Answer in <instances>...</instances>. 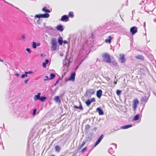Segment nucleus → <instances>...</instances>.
<instances>
[{"instance_id":"nucleus-17","label":"nucleus","mask_w":156,"mask_h":156,"mask_svg":"<svg viewBox=\"0 0 156 156\" xmlns=\"http://www.w3.org/2000/svg\"><path fill=\"white\" fill-rule=\"evenodd\" d=\"M54 100L56 102L61 103V102L60 97L58 96H55L54 98Z\"/></svg>"},{"instance_id":"nucleus-55","label":"nucleus","mask_w":156,"mask_h":156,"mask_svg":"<svg viewBox=\"0 0 156 156\" xmlns=\"http://www.w3.org/2000/svg\"><path fill=\"white\" fill-rule=\"evenodd\" d=\"M143 110V108H142V109H141V112H142V111Z\"/></svg>"},{"instance_id":"nucleus-44","label":"nucleus","mask_w":156,"mask_h":156,"mask_svg":"<svg viewBox=\"0 0 156 156\" xmlns=\"http://www.w3.org/2000/svg\"><path fill=\"white\" fill-rule=\"evenodd\" d=\"M124 112H125L127 111V108H124L123 109V110H122Z\"/></svg>"},{"instance_id":"nucleus-32","label":"nucleus","mask_w":156,"mask_h":156,"mask_svg":"<svg viewBox=\"0 0 156 156\" xmlns=\"http://www.w3.org/2000/svg\"><path fill=\"white\" fill-rule=\"evenodd\" d=\"M41 16V14H38L36 15H35V17H36L37 18H38L40 19V18H42V16Z\"/></svg>"},{"instance_id":"nucleus-45","label":"nucleus","mask_w":156,"mask_h":156,"mask_svg":"<svg viewBox=\"0 0 156 156\" xmlns=\"http://www.w3.org/2000/svg\"><path fill=\"white\" fill-rule=\"evenodd\" d=\"M63 43L64 44H67L68 43V42L66 40H65V41H63Z\"/></svg>"},{"instance_id":"nucleus-43","label":"nucleus","mask_w":156,"mask_h":156,"mask_svg":"<svg viewBox=\"0 0 156 156\" xmlns=\"http://www.w3.org/2000/svg\"><path fill=\"white\" fill-rule=\"evenodd\" d=\"M25 38V35L24 34H23L21 37V39L22 40H23Z\"/></svg>"},{"instance_id":"nucleus-36","label":"nucleus","mask_w":156,"mask_h":156,"mask_svg":"<svg viewBox=\"0 0 156 156\" xmlns=\"http://www.w3.org/2000/svg\"><path fill=\"white\" fill-rule=\"evenodd\" d=\"M116 94L118 95H120L121 93V91L120 90H118L116 91Z\"/></svg>"},{"instance_id":"nucleus-42","label":"nucleus","mask_w":156,"mask_h":156,"mask_svg":"<svg viewBox=\"0 0 156 156\" xmlns=\"http://www.w3.org/2000/svg\"><path fill=\"white\" fill-rule=\"evenodd\" d=\"M91 101V102H94L95 101V98H92L91 100H90Z\"/></svg>"},{"instance_id":"nucleus-29","label":"nucleus","mask_w":156,"mask_h":156,"mask_svg":"<svg viewBox=\"0 0 156 156\" xmlns=\"http://www.w3.org/2000/svg\"><path fill=\"white\" fill-rule=\"evenodd\" d=\"M114 151L112 147L108 149V152L111 154H112Z\"/></svg>"},{"instance_id":"nucleus-34","label":"nucleus","mask_w":156,"mask_h":156,"mask_svg":"<svg viewBox=\"0 0 156 156\" xmlns=\"http://www.w3.org/2000/svg\"><path fill=\"white\" fill-rule=\"evenodd\" d=\"M37 111V109L36 108H34V109L33 111V114H32L33 115V116H34L36 115V114Z\"/></svg>"},{"instance_id":"nucleus-48","label":"nucleus","mask_w":156,"mask_h":156,"mask_svg":"<svg viewBox=\"0 0 156 156\" xmlns=\"http://www.w3.org/2000/svg\"><path fill=\"white\" fill-rule=\"evenodd\" d=\"M97 129V128L96 127H95L93 129V131H95Z\"/></svg>"},{"instance_id":"nucleus-46","label":"nucleus","mask_w":156,"mask_h":156,"mask_svg":"<svg viewBox=\"0 0 156 156\" xmlns=\"http://www.w3.org/2000/svg\"><path fill=\"white\" fill-rule=\"evenodd\" d=\"M29 80V79H27V80H25V81H24V82H25V83L26 84L27 83V82Z\"/></svg>"},{"instance_id":"nucleus-4","label":"nucleus","mask_w":156,"mask_h":156,"mask_svg":"<svg viewBox=\"0 0 156 156\" xmlns=\"http://www.w3.org/2000/svg\"><path fill=\"white\" fill-rule=\"evenodd\" d=\"M51 47L54 51L56 50L57 47V42L55 40H53L51 43Z\"/></svg>"},{"instance_id":"nucleus-21","label":"nucleus","mask_w":156,"mask_h":156,"mask_svg":"<svg viewBox=\"0 0 156 156\" xmlns=\"http://www.w3.org/2000/svg\"><path fill=\"white\" fill-rule=\"evenodd\" d=\"M108 39H106L105 40V43H108V42L109 44L111 42V41L112 39V38L111 36H108Z\"/></svg>"},{"instance_id":"nucleus-35","label":"nucleus","mask_w":156,"mask_h":156,"mask_svg":"<svg viewBox=\"0 0 156 156\" xmlns=\"http://www.w3.org/2000/svg\"><path fill=\"white\" fill-rule=\"evenodd\" d=\"M86 142L85 141H83V143L81 144L80 147H79L78 150L81 149L85 144Z\"/></svg>"},{"instance_id":"nucleus-15","label":"nucleus","mask_w":156,"mask_h":156,"mask_svg":"<svg viewBox=\"0 0 156 156\" xmlns=\"http://www.w3.org/2000/svg\"><path fill=\"white\" fill-rule=\"evenodd\" d=\"M135 58L137 59L144 60V56L141 55H138L137 56H136Z\"/></svg>"},{"instance_id":"nucleus-23","label":"nucleus","mask_w":156,"mask_h":156,"mask_svg":"<svg viewBox=\"0 0 156 156\" xmlns=\"http://www.w3.org/2000/svg\"><path fill=\"white\" fill-rule=\"evenodd\" d=\"M55 149L56 152H59L61 150V147L60 146L57 145L55 146Z\"/></svg>"},{"instance_id":"nucleus-52","label":"nucleus","mask_w":156,"mask_h":156,"mask_svg":"<svg viewBox=\"0 0 156 156\" xmlns=\"http://www.w3.org/2000/svg\"><path fill=\"white\" fill-rule=\"evenodd\" d=\"M74 107L76 108V107H78L76 106H74ZM79 107H82V106H80Z\"/></svg>"},{"instance_id":"nucleus-50","label":"nucleus","mask_w":156,"mask_h":156,"mask_svg":"<svg viewBox=\"0 0 156 156\" xmlns=\"http://www.w3.org/2000/svg\"><path fill=\"white\" fill-rule=\"evenodd\" d=\"M15 75L16 76H19V74L18 73H16L15 74Z\"/></svg>"},{"instance_id":"nucleus-5","label":"nucleus","mask_w":156,"mask_h":156,"mask_svg":"<svg viewBox=\"0 0 156 156\" xmlns=\"http://www.w3.org/2000/svg\"><path fill=\"white\" fill-rule=\"evenodd\" d=\"M104 137L103 135H101L100 137L98 139V140L96 142L95 144L94 145V147H96L101 141V140Z\"/></svg>"},{"instance_id":"nucleus-56","label":"nucleus","mask_w":156,"mask_h":156,"mask_svg":"<svg viewBox=\"0 0 156 156\" xmlns=\"http://www.w3.org/2000/svg\"><path fill=\"white\" fill-rule=\"evenodd\" d=\"M51 156H55L54 155H51Z\"/></svg>"},{"instance_id":"nucleus-19","label":"nucleus","mask_w":156,"mask_h":156,"mask_svg":"<svg viewBox=\"0 0 156 156\" xmlns=\"http://www.w3.org/2000/svg\"><path fill=\"white\" fill-rule=\"evenodd\" d=\"M50 15L48 13L41 14L42 18H48L49 17Z\"/></svg>"},{"instance_id":"nucleus-47","label":"nucleus","mask_w":156,"mask_h":156,"mask_svg":"<svg viewBox=\"0 0 156 156\" xmlns=\"http://www.w3.org/2000/svg\"><path fill=\"white\" fill-rule=\"evenodd\" d=\"M41 45V43L40 42L37 43V46H39Z\"/></svg>"},{"instance_id":"nucleus-16","label":"nucleus","mask_w":156,"mask_h":156,"mask_svg":"<svg viewBox=\"0 0 156 156\" xmlns=\"http://www.w3.org/2000/svg\"><path fill=\"white\" fill-rule=\"evenodd\" d=\"M42 11L46 13H50L51 12L50 10L47 9V8L46 7H44V8H43L42 9Z\"/></svg>"},{"instance_id":"nucleus-22","label":"nucleus","mask_w":156,"mask_h":156,"mask_svg":"<svg viewBox=\"0 0 156 156\" xmlns=\"http://www.w3.org/2000/svg\"><path fill=\"white\" fill-rule=\"evenodd\" d=\"M49 62L48 59H46L45 60V62H43L42 63L43 66L44 68H46V65Z\"/></svg>"},{"instance_id":"nucleus-49","label":"nucleus","mask_w":156,"mask_h":156,"mask_svg":"<svg viewBox=\"0 0 156 156\" xmlns=\"http://www.w3.org/2000/svg\"><path fill=\"white\" fill-rule=\"evenodd\" d=\"M79 108L80 110H83V108Z\"/></svg>"},{"instance_id":"nucleus-8","label":"nucleus","mask_w":156,"mask_h":156,"mask_svg":"<svg viewBox=\"0 0 156 156\" xmlns=\"http://www.w3.org/2000/svg\"><path fill=\"white\" fill-rule=\"evenodd\" d=\"M94 89H90L87 90L86 94L89 95H91L94 94Z\"/></svg>"},{"instance_id":"nucleus-37","label":"nucleus","mask_w":156,"mask_h":156,"mask_svg":"<svg viewBox=\"0 0 156 156\" xmlns=\"http://www.w3.org/2000/svg\"><path fill=\"white\" fill-rule=\"evenodd\" d=\"M44 81H45L50 80L49 79V78H48V76H45V78L44 79Z\"/></svg>"},{"instance_id":"nucleus-58","label":"nucleus","mask_w":156,"mask_h":156,"mask_svg":"<svg viewBox=\"0 0 156 156\" xmlns=\"http://www.w3.org/2000/svg\"><path fill=\"white\" fill-rule=\"evenodd\" d=\"M122 108H120V109H120V110H121V109H122Z\"/></svg>"},{"instance_id":"nucleus-24","label":"nucleus","mask_w":156,"mask_h":156,"mask_svg":"<svg viewBox=\"0 0 156 156\" xmlns=\"http://www.w3.org/2000/svg\"><path fill=\"white\" fill-rule=\"evenodd\" d=\"M92 133H90L89 134V136L88 137V138H87L86 140L87 141H90L92 138Z\"/></svg>"},{"instance_id":"nucleus-57","label":"nucleus","mask_w":156,"mask_h":156,"mask_svg":"<svg viewBox=\"0 0 156 156\" xmlns=\"http://www.w3.org/2000/svg\"><path fill=\"white\" fill-rule=\"evenodd\" d=\"M72 156H76V155L75 154H73L72 155Z\"/></svg>"},{"instance_id":"nucleus-2","label":"nucleus","mask_w":156,"mask_h":156,"mask_svg":"<svg viewBox=\"0 0 156 156\" xmlns=\"http://www.w3.org/2000/svg\"><path fill=\"white\" fill-rule=\"evenodd\" d=\"M132 35H134L137 32L138 28L135 26L131 27L130 29Z\"/></svg>"},{"instance_id":"nucleus-54","label":"nucleus","mask_w":156,"mask_h":156,"mask_svg":"<svg viewBox=\"0 0 156 156\" xmlns=\"http://www.w3.org/2000/svg\"><path fill=\"white\" fill-rule=\"evenodd\" d=\"M0 61L2 62H3V60L0 59Z\"/></svg>"},{"instance_id":"nucleus-38","label":"nucleus","mask_w":156,"mask_h":156,"mask_svg":"<svg viewBox=\"0 0 156 156\" xmlns=\"http://www.w3.org/2000/svg\"><path fill=\"white\" fill-rule=\"evenodd\" d=\"M87 149V147H84V148H83V149H82V150L81 151V153H83L84 152V151Z\"/></svg>"},{"instance_id":"nucleus-26","label":"nucleus","mask_w":156,"mask_h":156,"mask_svg":"<svg viewBox=\"0 0 156 156\" xmlns=\"http://www.w3.org/2000/svg\"><path fill=\"white\" fill-rule=\"evenodd\" d=\"M58 42L60 45H62V38L61 37H60L58 40Z\"/></svg>"},{"instance_id":"nucleus-25","label":"nucleus","mask_w":156,"mask_h":156,"mask_svg":"<svg viewBox=\"0 0 156 156\" xmlns=\"http://www.w3.org/2000/svg\"><path fill=\"white\" fill-rule=\"evenodd\" d=\"M85 130L87 132H88L90 128V126L88 124H87L85 126Z\"/></svg>"},{"instance_id":"nucleus-18","label":"nucleus","mask_w":156,"mask_h":156,"mask_svg":"<svg viewBox=\"0 0 156 156\" xmlns=\"http://www.w3.org/2000/svg\"><path fill=\"white\" fill-rule=\"evenodd\" d=\"M57 29L59 31L62 32L63 31V28L62 25H60L57 26L56 27Z\"/></svg>"},{"instance_id":"nucleus-11","label":"nucleus","mask_w":156,"mask_h":156,"mask_svg":"<svg viewBox=\"0 0 156 156\" xmlns=\"http://www.w3.org/2000/svg\"><path fill=\"white\" fill-rule=\"evenodd\" d=\"M102 92L101 90H99L97 91L96 95L99 98H100L102 94Z\"/></svg>"},{"instance_id":"nucleus-1","label":"nucleus","mask_w":156,"mask_h":156,"mask_svg":"<svg viewBox=\"0 0 156 156\" xmlns=\"http://www.w3.org/2000/svg\"><path fill=\"white\" fill-rule=\"evenodd\" d=\"M102 57L104 59V61L110 63L111 62V60L110 58V56L109 55L105 53L102 55Z\"/></svg>"},{"instance_id":"nucleus-33","label":"nucleus","mask_w":156,"mask_h":156,"mask_svg":"<svg viewBox=\"0 0 156 156\" xmlns=\"http://www.w3.org/2000/svg\"><path fill=\"white\" fill-rule=\"evenodd\" d=\"M90 101V100L88 99L86 101V104L87 106H89L91 103V102Z\"/></svg>"},{"instance_id":"nucleus-27","label":"nucleus","mask_w":156,"mask_h":156,"mask_svg":"<svg viewBox=\"0 0 156 156\" xmlns=\"http://www.w3.org/2000/svg\"><path fill=\"white\" fill-rule=\"evenodd\" d=\"M68 16L69 17L73 18L74 17V14L73 12H69V15Z\"/></svg>"},{"instance_id":"nucleus-9","label":"nucleus","mask_w":156,"mask_h":156,"mask_svg":"<svg viewBox=\"0 0 156 156\" xmlns=\"http://www.w3.org/2000/svg\"><path fill=\"white\" fill-rule=\"evenodd\" d=\"M68 20V17L67 16L65 15L62 16L60 20L62 21L67 22Z\"/></svg>"},{"instance_id":"nucleus-30","label":"nucleus","mask_w":156,"mask_h":156,"mask_svg":"<svg viewBox=\"0 0 156 156\" xmlns=\"http://www.w3.org/2000/svg\"><path fill=\"white\" fill-rule=\"evenodd\" d=\"M32 47L34 49H35L37 47V43L34 41L32 42Z\"/></svg>"},{"instance_id":"nucleus-20","label":"nucleus","mask_w":156,"mask_h":156,"mask_svg":"<svg viewBox=\"0 0 156 156\" xmlns=\"http://www.w3.org/2000/svg\"><path fill=\"white\" fill-rule=\"evenodd\" d=\"M140 118V115L139 114L136 115L133 118V120L134 121H136L139 119Z\"/></svg>"},{"instance_id":"nucleus-10","label":"nucleus","mask_w":156,"mask_h":156,"mask_svg":"<svg viewBox=\"0 0 156 156\" xmlns=\"http://www.w3.org/2000/svg\"><path fill=\"white\" fill-rule=\"evenodd\" d=\"M120 59L122 63H124L125 62V59L124 55L123 54H121L119 55Z\"/></svg>"},{"instance_id":"nucleus-7","label":"nucleus","mask_w":156,"mask_h":156,"mask_svg":"<svg viewBox=\"0 0 156 156\" xmlns=\"http://www.w3.org/2000/svg\"><path fill=\"white\" fill-rule=\"evenodd\" d=\"M76 73L75 72L72 73L70 77L69 78V80L72 81H74L75 80Z\"/></svg>"},{"instance_id":"nucleus-40","label":"nucleus","mask_w":156,"mask_h":156,"mask_svg":"<svg viewBox=\"0 0 156 156\" xmlns=\"http://www.w3.org/2000/svg\"><path fill=\"white\" fill-rule=\"evenodd\" d=\"M27 76V74H23L21 76V78H24L25 77Z\"/></svg>"},{"instance_id":"nucleus-13","label":"nucleus","mask_w":156,"mask_h":156,"mask_svg":"<svg viewBox=\"0 0 156 156\" xmlns=\"http://www.w3.org/2000/svg\"><path fill=\"white\" fill-rule=\"evenodd\" d=\"M132 126L131 124L126 125L121 127V128L123 129H127Z\"/></svg>"},{"instance_id":"nucleus-28","label":"nucleus","mask_w":156,"mask_h":156,"mask_svg":"<svg viewBox=\"0 0 156 156\" xmlns=\"http://www.w3.org/2000/svg\"><path fill=\"white\" fill-rule=\"evenodd\" d=\"M50 77L49 78V80H51L54 79L55 76V75L54 73H51L50 75Z\"/></svg>"},{"instance_id":"nucleus-31","label":"nucleus","mask_w":156,"mask_h":156,"mask_svg":"<svg viewBox=\"0 0 156 156\" xmlns=\"http://www.w3.org/2000/svg\"><path fill=\"white\" fill-rule=\"evenodd\" d=\"M46 99V98L45 97H41V98L40 97L39 100L41 101H44Z\"/></svg>"},{"instance_id":"nucleus-3","label":"nucleus","mask_w":156,"mask_h":156,"mask_svg":"<svg viewBox=\"0 0 156 156\" xmlns=\"http://www.w3.org/2000/svg\"><path fill=\"white\" fill-rule=\"evenodd\" d=\"M148 98L146 96L142 97L140 99L141 103L142 104L145 105L146 102L148 101Z\"/></svg>"},{"instance_id":"nucleus-12","label":"nucleus","mask_w":156,"mask_h":156,"mask_svg":"<svg viewBox=\"0 0 156 156\" xmlns=\"http://www.w3.org/2000/svg\"><path fill=\"white\" fill-rule=\"evenodd\" d=\"M96 111L98 112L99 115H103L104 114L103 111L101 108H97Z\"/></svg>"},{"instance_id":"nucleus-6","label":"nucleus","mask_w":156,"mask_h":156,"mask_svg":"<svg viewBox=\"0 0 156 156\" xmlns=\"http://www.w3.org/2000/svg\"><path fill=\"white\" fill-rule=\"evenodd\" d=\"M133 107H137L139 104V101L137 98H135L133 100Z\"/></svg>"},{"instance_id":"nucleus-51","label":"nucleus","mask_w":156,"mask_h":156,"mask_svg":"<svg viewBox=\"0 0 156 156\" xmlns=\"http://www.w3.org/2000/svg\"><path fill=\"white\" fill-rule=\"evenodd\" d=\"M136 108H134V109H133V111H135L136 110Z\"/></svg>"},{"instance_id":"nucleus-53","label":"nucleus","mask_w":156,"mask_h":156,"mask_svg":"<svg viewBox=\"0 0 156 156\" xmlns=\"http://www.w3.org/2000/svg\"><path fill=\"white\" fill-rule=\"evenodd\" d=\"M114 83L115 84H116L117 83V82H115Z\"/></svg>"},{"instance_id":"nucleus-39","label":"nucleus","mask_w":156,"mask_h":156,"mask_svg":"<svg viewBox=\"0 0 156 156\" xmlns=\"http://www.w3.org/2000/svg\"><path fill=\"white\" fill-rule=\"evenodd\" d=\"M26 50L29 53H31V51L30 49V48H27L26 49Z\"/></svg>"},{"instance_id":"nucleus-41","label":"nucleus","mask_w":156,"mask_h":156,"mask_svg":"<svg viewBox=\"0 0 156 156\" xmlns=\"http://www.w3.org/2000/svg\"><path fill=\"white\" fill-rule=\"evenodd\" d=\"M33 73V72L32 71H30L29 72H25V74H31Z\"/></svg>"},{"instance_id":"nucleus-14","label":"nucleus","mask_w":156,"mask_h":156,"mask_svg":"<svg viewBox=\"0 0 156 156\" xmlns=\"http://www.w3.org/2000/svg\"><path fill=\"white\" fill-rule=\"evenodd\" d=\"M41 94V93H38L37 95H35L34 96V99L35 100H39L40 98V95Z\"/></svg>"}]
</instances>
